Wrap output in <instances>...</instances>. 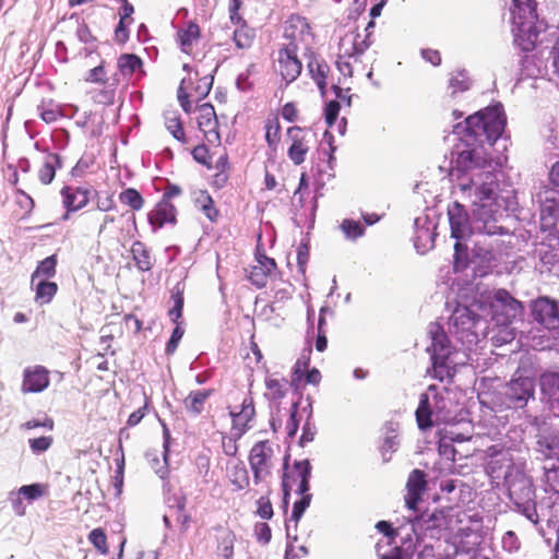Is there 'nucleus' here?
<instances>
[{
  "label": "nucleus",
  "mask_w": 559,
  "mask_h": 559,
  "mask_svg": "<svg viewBox=\"0 0 559 559\" xmlns=\"http://www.w3.org/2000/svg\"><path fill=\"white\" fill-rule=\"evenodd\" d=\"M354 60L348 58H343V56H338V59L336 61V67L341 74L344 76H352L353 75V68H354Z\"/></svg>",
  "instance_id": "63"
},
{
  "label": "nucleus",
  "mask_w": 559,
  "mask_h": 559,
  "mask_svg": "<svg viewBox=\"0 0 559 559\" xmlns=\"http://www.w3.org/2000/svg\"><path fill=\"white\" fill-rule=\"evenodd\" d=\"M276 263L274 259L266 255L258 257V264L253 265L249 273L250 282L258 288H263L267 283V277L275 270Z\"/></svg>",
  "instance_id": "26"
},
{
  "label": "nucleus",
  "mask_w": 559,
  "mask_h": 559,
  "mask_svg": "<svg viewBox=\"0 0 559 559\" xmlns=\"http://www.w3.org/2000/svg\"><path fill=\"white\" fill-rule=\"evenodd\" d=\"M163 428H164L163 429L164 463H160L157 457H151L152 453L146 454V457L152 462V468L155 471L156 474L159 475L160 478H164L167 473L166 463H167V453H168L169 438H170L169 430L166 427V425H163Z\"/></svg>",
  "instance_id": "41"
},
{
  "label": "nucleus",
  "mask_w": 559,
  "mask_h": 559,
  "mask_svg": "<svg viewBox=\"0 0 559 559\" xmlns=\"http://www.w3.org/2000/svg\"><path fill=\"white\" fill-rule=\"evenodd\" d=\"M165 126L175 139L185 141V131L180 118L176 112H169L165 116Z\"/></svg>",
  "instance_id": "50"
},
{
  "label": "nucleus",
  "mask_w": 559,
  "mask_h": 559,
  "mask_svg": "<svg viewBox=\"0 0 559 559\" xmlns=\"http://www.w3.org/2000/svg\"><path fill=\"white\" fill-rule=\"evenodd\" d=\"M426 223L427 218L423 219L418 217L415 219L416 234L414 245L417 251L420 253H424L428 249L432 248L435 242V234L430 227L424 226Z\"/></svg>",
  "instance_id": "28"
},
{
  "label": "nucleus",
  "mask_w": 559,
  "mask_h": 559,
  "mask_svg": "<svg viewBox=\"0 0 559 559\" xmlns=\"http://www.w3.org/2000/svg\"><path fill=\"white\" fill-rule=\"evenodd\" d=\"M310 355H311V349L307 348L306 350H304L301 356L297 359V361L293 368V377H292V381H290L292 385L298 386V382L301 380V378L307 372L309 361H310Z\"/></svg>",
  "instance_id": "44"
},
{
  "label": "nucleus",
  "mask_w": 559,
  "mask_h": 559,
  "mask_svg": "<svg viewBox=\"0 0 559 559\" xmlns=\"http://www.w3.org/2000/svg\"><path fill=\"white\" fill-rule=\"evenodd\" d=\"M254 406L251 397L242 401L240 411L233 409L230 415L233 417V433L236 438H240L248 429V424L254 417Z\"/></svg>",
  "instance_id": "23"
},
{
  "label": "nucleus",
  "mask_w": 559,
  "mask_h": 559,
  "mask_svg": "<svg viewBox=\"0 0 559 559\" xmlns=\"http://www.w3.org/2000/svg\"><path fill=\"white\" fill-rule=\"evenodd\" d=\"M539 385L542 394L547 399L551 409V403L559 400V373L554 371L544 372L539 378Z\"/></svg>",
  "instance_id": "27"
},
{
  "label": "nucleus",
  "mask_w": 559,
  "mask_h": 559,
  "mask_svg": "<svg viewBox=\"0 0 559 559\" xmlns=\"http://www.w3.org/2000/svg\"><path fill=\"white\" fill-rule=\"evenodd\" d=\"M85 218H86V221L100 222L99 228L97 231L98 238L104 237L108 225L114 224L116 222V217L112 215H109V214H105V215L100 216L96 213H86Z\"/></svg>",
  "instance_id": "51"
},
{
  "label": "nucleus",
  "mask_w": 559,
  "mask_h": 559,
  "mask_svg": "<svg viewBox=\"0 0 559 559\" xmlns=\"http://www.w3.org/2000/svg\"><path fill=\"white\" fill-rule=\"evenodd\" d=\"M502 547L509 552L515 551L520 547L518 537L512 531H508L502 536Z\"/></svg>",
  "instance_id": "59"
},
{
  "label": "nucleus",
  "mask_w": 559,
  "mask_h": 559,
  "mask_svg": "<svg viewBox=\"0 0 559 559\" xmlns=\"http://www.w3.org/2000/svg\"><path fill=\"white\" fill-rule=\"evenodd\" d=\"M33 285L36 292L35 299L39 304L50 302L58 290L57 284L47 280H38Z\"/></svg>",
  "instance_id": "36"
},
{
  "label": "nucleus",
  "mask_w": 559,
  "mask_h": 559,
  "mask_svg": "<svg viewBox=\"0 0 559 559\" xmlns=\"http://www.w3.org/2000/svg\"><path fill=\"white\" fill-rule=\"evenodd\" d=\"M341 228L346 237L350 239H356L364 234V227L360 223L350 219H344L341 224Z\"/></svg>",
  "instance_id": "55"
},
{
  "label": "nucleus",
  "mask_w": 559,
  "mask_h": 559,
  "mask_svg": "<svg viewBox=\"0 0 559 559\" xmlns=\"http://www.w3.org/2000/svg\"><path fill=\"white\" fill-rule=\"evenodd\" d=\"M131 253L139 271L148 272L153 269L154 259L143 242L134 241L131 247Z\"/></svg>",
  "instance_id": "30"
},
{
  "label": "nucleus",
  "mask_w": 559,
  "mask_h": 559,
  "mask_svg": "<svg viewBox=\"0 0 559 559\" xmlns=\"http://www.w3.org/2000/svg\"><path fill=\"white\" fill-rule=\"evenodd\" d=\"M258 514L265 520H269L273 516V508L269 498L261 497L258 500Z\"/></svg>",
  "instance_id": "62"
},
{
  "label": "nucleus",
  "mask_w": 559,
  "mask_h": 559,
  "mask_svg": "<svg viewBox=\"0 0 559 559\" xmlns=\"http://www.w3.org/2000/svg\"><path fill=\"white\" fill-rule=\"evenodd\" d=\"M88 540L93 544V546L99 550L102 554H106L108 551L107 548V538L102 528L93 530L88 535Z\"/></svg>",
  "instance_id": "54"
},
{
  "label": "nucleus",
  "mask_w": 559,
  "mask_h": 559,
  "mask_svg": "<svg viewBox=\"0 0 559 559\" xmlns=\"http://www.w3.org/2000/svg\"><path fill=\"white\" fill-rule=\"evenodd\" d=\"M273 453V444L270 441H260L252 447L249 463L254 484H260L270 476Z\"/></svg>",
  "instance_id": "12"
},
{
  "label": "nucleus",
  "mask_w": 559,
  "mask_h": 559,
  "mask_svg": "<svg viewBox=\"0 0 559 559\" xmlns=\"http://www.w3.org/2000/svg\"><path fill=\"white\" fill-rule=\"evenodd\" d=\"M531 313L535 322L549 332L559 330V304L548 297H540L531 304Z\"/></svg>",
  "instance_id": "14"
},
{
  "label": "nucleus",
  "mask_w": 559,
  "mask_h": 559,
  "mask_svg": "<svg viewBox=\"0 0 559 559\" xmlns=\"http://www.w3.org/2000/svg\"><path fill=\"white\" fill-rule=\"evenodd\" d=\"M484 549L480 547L479 537L476 534H467L457 542L448 544L439 559H465L478 555Z\"/></svg>",
  "instance_id": "16"
},
{
  "label": "nucleus",
  "mask_w": 559,
  "mask_h": 559,
  "mask_svg": "<svg viewBox=\"0 0 559 559\" xmlns=\"http://www.w3.org/2000/svg\"><path fill=\"white\" fill-rule=\"evenodd\" d=\"M498 179L493 168L457 178L454 193L467 202L473 212V228L489 235H504L507 230L498 225L502 213L497 199Z\"/></svg>",
  "instance_id": "2"
},
{
  "label": "nucleus",
  "mask_w": 559,
  "mask_h": 559,
  "mask_svg": "<svg viewBox=\"0 0 559 559\" xmlns=\"http://www.w3.org/2000/svg\"><path fill=\"white\" fill-rule=\"evenodd\" d=\"M510 499L521 512L533 524L538 523V513L534 502V488L531 478L522 473L506 477Z\"/></svg>",
  "instance_id": "9"
},
{
  "label": "nucleus",
  "mask_w": 559,
  "mask_h": 559,
  "mask_svg": "<svg viewBox=\"0 0 559 559\" xmlns=\"http://www.w3.org/2000/svg\"><path fill=\"white\" fill-rule=\"evenodd\" d=\"M195 204L210 221L214 222L216 219L218 212L214 206V201L206 191L198 193Z\"/></svg>",
  "instance_id": "42"
},
{
  "label": "nucleus",
  "mask_w": 559,
  "mask_h": 559,
  "mask_svg": "<svg viewBox=\"0 0 559 559\" xmlns=\"http://www.w3.org/2000/svg\"><path fill=\"white\" fill-rule=\"evenodd\" d=\"M428 334L431 345L427 350L431 354L432 377L442 381L454 374V367L457 364L455 360L456 352L440 324L430 323Z\"/></svg>",
  "instance_id": "8"
},
{
  "label": "nucleus",
  "mask_w": 559,
  "mask_h": 559,
  "mask_svg": "<svg viewBox=\"0 0 559 559\" xmlns=\"http://www.w3.org/2000/svg\"><path fill=\"white\" fill-rule=\"evenodd\" d=\"M288 136L292 141L287 152L288 157L295 165H300L305 162L306 155L310 150L313 134L309 130L292 127L288 129Z\"/></svg>",
  "instance_id": "17"
},
{
  "label": "nucleus",
  "mask_w": 559,
  "mask_h": 559,
  "mask_svg": "<svg viewBox=\"0 0 559 559\" xmlns=\"http://www.w3.org/2000/svg\"><path fill=\"white\" fill-rule=\"evenodd\" d=\"M182 335H183V330L180 326H176L173 331L170 340L166 344V353L167 354H173L176 350L178 343L181 340Z\"/></svg>",
  "instance_id": "64"
},
{
  "label": "nucleus",
  "mask_w": 559,
  "mask_h": 559,
  "mask_svg": "<svg viewBox=\"0 0 559 559\" xmlns=\"http://www.w3.org/2000/svg\"><path fill=\"white\" fill-rule=\"evenodd\" d=\"M197 121L202 132H214L217 126L214 107L211 104H203L199 106Z\"/></svg>",
  "instance_id": "32"
},
{
  "label": "nucleus",
  "mask_w": 559,
  "mask_h": 559,
  "mask_svg": "<svg viewBox=\"0 0 559 559\" xmlns=\"http://www.w3.org/2000/svg\"><path fill=\"white\" fill-rule=\"evenodd\" d=\"M474 307L483 312L484 317H490L496 325H510L522 313V305L504 289L481 294Z\"/></svg>",
  "instance_id": "7"
},
{
  "label": "nucleus",
  "mask_w": 559,
  "mask_h": 559,
  "mask_svg": "<svg viewBox=\"0 0 559 559\" xmlns=\"http://www.w3.org/2000/svg\"><path fill=\"white\" fill-rule=\"evenodd\" d=\"M537 252L542 264L540 272L559 276V240L555 239L554 245L542 242Z\"/></svg>",
  "instance_id": "22"
},
{
  "label": "nucleus",
  "mask_w": 559,
  "mask_h": 559,
  "mask_svg": "<svg viewBox=\"0 0 559 559\" xmlns=\"http://www.w3.org/2000/svg\"><path fill=\"white\" fill-rule=\"evenodd\" d=\"M265 386L267 392L265 395L271 400H281L283 399L288 390V381L284 378L276 379L273 377H267L265 379Z\"/></svg>",
  "instance_id": "38"
},
{
  "label": "nucleus",
  "mask_w": 559,
  "mask_h": 559,
  "mask_svg": "<svg viewBox=\"0 0 559 559\" xmlns=\"http://www.w3.org/2000/svg\"><path fill=\"white\" fill-rule=\"evenodd\" d=\"M200 28L197 24L190 23L186 28L179 29L177 40L181 50L191 53L193 47L199 43Z\"/></svg>",
  "instance_id": "31"
},
{
  "label": "nucleus",
  "mask_w": 559,
  "mask_h": 559,
  "mask_svg": "<svg viewBox=\"0 0 559 559\" xmlns=\"http://www.w3.org/2000/svg\"><path fill=\"white\" fill-rule=\"evenodd\" d=\"M228 477L231 484L238 489L241 490L249 486V476L247 468L243 463H234L228 467Z\"/></svg>",
  "instance_id": "37"
},
{
  "label": "nucleus",
  "mask_w": 559,
  "mask_h": 559,
  "mask_svg": "<svg viewBox=\"0 0 559 559\" xmlns=\"http://www.w3.org/2000/svg\"><path fill=\"white\" fill-rule=\"evenodd\" d=\"M500 408H524L530 400L535 396V381L531 377H524L516 372L500 391Z\"/></svg>",
  "instance_id": "10"
},
{
  "label": "nucleus",
  "mask_w": 559,
  "mask_h": 559,
  "mask_svg": "<svg viewBox=\"0 0 559 559\" xmlns=\"http://www.w3.org/2000/svg\"><path fill=\"white\" fill-rule=\"evenodd\" d=\"M488 321L474 302L471 307L457 305L449 318V331L468 349L488 334Z\"/></svg>",
  "instance_id": "4"
},
{
  "label": "nucleus",
  "mask_w": 559,
  "mask_h": 559,
  "mask_svg": "<svg viewBox=\"0 0 559 559\" xmlns=\"http://www.w3.org/2000/svg\"><path fill=\"white\" fill-rule=\"evenodd\" d=\"M187 88V80L183 79L178 90V99L180 102L182 109L186 112H190L192 108V102H190L189 98H194V96L191 93H186Z\"/></svg>",
  "instance_id": "56"
},
{
  "label": "nucleus",
  "mask_w": 559,
  "mask_h": 559,
  "mask_svg": "<svg viewBox=\"0 0 559 559\" xmlns=\"http://www.w3.org/2000/svg\"><path fill=\"white\" fill-rule=\"evenodd\" d=\"M57 259L56 255H50L44 259L35 272L32 275V284H35L38 280H46L55 276L56 274Z\"/></svg>",
  "instance_id": "39"
},
{
  "label": "nucleus",
  "mask_w": 559,
  "mask_h": 559,
  "mask_svg": "<svg viewBox=\"0 0 559 559\" xmlns=\"http://www.w3.org/2000/svg\"><path fill=\"white\" fill-rule=\"evenodd\" d=\"M497 326L499 328L498 332L491 336V340L496 345L507 344L514 340L515 333L514 330L510 328V325Z\"/></svg>",
  "instance_id": "53"
},
{
  "label": "nucleus",
  "mask_w": 559,
  "mask_h": 559,
  "mask_svg": "<svg viewBox=\"0 0 559 559\" xmlns=\"http://www.w3.org/2000/svg\"><path fill=\"white\" fill-rule=\"evenodd\" d=\"M298 51L294 46L283 47L278 50L276 71L286 85L297 80L301 73L302 66L297 56Z\"/></svg>",
  "instance_id": "15"
},
{
  "label": "nucleus",
  "mask_w": 559,
  "mask_h": 559,
  "mask_svg": "<svg viewBox=\"0 0 559 559\" xmlns=\"http://www.w3.org/2000/svg\"><path fill=\"white\" fill-rule=\"evenodd\" d=\"M506 116L500 104L487 107L467 117L464 123L453 127L454 143L451 162L463 174H472L492 167L484 141L492 145L502 134Z\"/></svg>",
  "instance_id": "1"
},
{
  "label": "nucleus",
  "mask_w": 559,
  "mask_h": 559,
  "mask_svg": "<svg viewBox=\"0 0 559 559\" xmlns=\"http://www.w3.org/2000/svg\"><path fill=\"white\" fill-rule=\"evenodd\" d=\"M199 75H200L199 71H195L194 76L198 80V83H197L195 87L193 88V91L190 92L194 96V99H197V100L203 99L204 97H206L209 95V93L212 88V84H213V76L205 74L202 78H199Z\"/></svg>",
  "instance_id": "48"
},
{
  "label": "nucleus",
  "mask_w": 559,
  "mask_h": 559,
  "mask_svg": "<svg viewBox=\"0 0 559 559\" xmlns=\"http://www.w3.org/2000/svg\"><path fill=\"white\" fill-rule=\"evenodd\" d=\"M311 477V465L308 460L296 461L288 473L283 477L284 500L286 501L289 492L294 490L300 495V499L295 501L290 519L286 523L287 537L290 538V522L297 525L306 509L309 507L312 495L309 493V480Z\"/></svg>",
  "instance_id": "5"
},
{
  "label": "nucleus",
  "mask_w": 559,
  "mask_h": 559,
  "mask_svg": "<svg viewBox=\"0 0 559 559\" xmlns=\"http://www.w3.org/2000/svg\"><path fill=\"white\" fill-rule=\"evenodd\" d=\"M427 489V479L425 472L413 469L406 483L405 504L409 510H416L418 502L421 500Z\"/></svg>",
  "instance_id": "21"
},
{
  "label": "nucleus",
  "mask_w": 559,
  "mask_h": 559,
  "mask_svg": "<svg viewBox=\"0 0 559 559\" xmlns=\"http://www.w3.org/2000/svg\"><path fill=\"white\" fill-rule=\"evenodd\" d=\"M52 439L50 437H39L29 440V447L34 452H44L51 445Z\"/></svg>",
  "instance_id": "61"
},
{
  "label": "nucleus",
  "mask_w": 559,
  "mask_h": 559,
  "mask_svg": "<svg viewBox=\"0 0 559 559\" xmlns=\"http://www.w3.org/2000/svg\"><path fill=\"white\" fill-rule=\"evenodd\" d=\"M121 203L130 206L134 211H139L143 207L144 200L142 195L133 188H128L119 194Z\"/></svg>",
  "instance_id": "49"
},
{
  "label": "nucleus",
  "mask_w": 559,
  "mask_h": 559,
  "mask_svg": "<svg viewBox=\"0 0 559 559\" xmlns=\"http://www.w3.org/2000/svg\"><path fill=\"white\" fill-rule=\"evenodd\" d=\"M511 22L515 41L525 51L534 49L543 29L536 14L534 0H512Z\"/></svg>",
  "instance_id": "6"
},
{
  "label": "nucleus",
  "mask_w": 559,
  "mask_h": 559,
  "mask_svg": "<svg viewBox=\"0 0 559 559\" xmlns=\"http://www.w3.org/2000/svg\"><path fill=\"white\" fill-rule=\"evenodd\" d=\"M369 34L361 37L359 33L348 32L340 40L338 56L343 58L353 59L354 62L359 61V57L369 48L371 43L369 41Z\"/></svg>",
  "instance_id": "19"
},
{
  "label": "nucleus",
  "mask_w": 559,
  "mask_h": 559,
  "mask_svg": "<svg viewBox=\"0 0 559 559\" xmlns=\"http://www.w3.org/2000/svg\"><path fill=\"white\" fill-rule=\"evenodd\" d=\"M538 451L546 459H556L558 465L554 464L546 473V479L552 490L559 492V436L542 437L537 441Z\"/></svg>",
  "instance_id": "18"
},
{
  "label": "nucleus",
  "mask_w": 559,
  "mask_h": 559,
  "mask_svg": "<svg viewBox=\"0 0 559 559\" xmlns=\"http://www.w3.org/2000/svg\"><path fill=\"white\" fill-rule=\"evenodd\" d=\"M284 37L287 40L284 47L294 46L296 50H308L312 35L307 20L299 15H292L285 23Z\"/></svg>",
  "instance_id": "13"
},
{
  "label": "nucleus",
  "mask_w": 559,
  "mask_h": 559,
  "mask_svg": "<svg viewBox=\"0 0 559 559\" xmlns=\"http://www.w3.org/2000/svg\"><path fill=\"white\" fill-rule=\"evenodd\" d=\"M59 158L57 155H48L44 162V165L39 169L38 177L39 180L44 185L50 183L56 175V164H58Z\"/></svg>",
  "instance_id": "46"
},
{
  "label": "nucleus",
  "mask_w": 559,
  "mask_h": 559,
  "mask_svg": "<svg viewBox=\"0 0 559 559\" xmlns=\"http://www.w3.org/2000/svg\"><path fill=\"white\" fill-rule=\"evenodd\" d=\"M235 540L236 536L233 532L222 531L218 536L217 554L224 559H233Z\"/></svg>",
  "instance_id": "40"
},
{
  "label": "nucleus",
  "mask_w": 559,
  "mask_h": 559,
  "mask_svg": "<svg viewBox=\"0 0 559 559\" xmlns=\"http://www.w3.org/2000/svg\"><path fill=\"white\" fill-rule=\"evenodd\" d=\"M254 37V29L248 27L247 25H241L234 32V41L236 44V47L239 49L249 48L252 45Z\"/></svg>",
  "instance_id": "43"
},
{
  "label": "nucleus",
  "mask_w": 559,
  "mask_h": 559,
  "mask_svg": "<svg viewBox=\"0 0 559 559\" xmlns=\"http://www.w3.org/2000/svg\"><path fill=\"white\" fill-rule=\"evenodd\" d=\"M63 205L68 212L62 216V219L69 218L70 211H78L85 207L90 201V191L84 188L66 187L62 189Z\"/></svg>",
  "instance_id": "25"
},
{
  "label": "nucleus",
  "mask_w": 559,
  "mask_h": 559,
  "mask_svg": "<svg viewBox=\"0 0 559 559\" xmlns=\"http://www.w3.org/2000/svg\"><path fill=\"white\" fill-rule=\"evenodd\" d=\"M265 139L270 147L275 148L280 140V126L277 123L266 124Z\"/></svg>",
  "instance_id": "58"
},
{
  "label": "nucleus",
  "mask_w": 559,
  "mask_h": 559,
  "mask_svg": "<svg viewBox=\"0 0 559 559\" xmlns=\"http://www.w3.org/2000/svg\"><path fill=\"white\" fill-rule=\"evenodd\" d=\"M176 209L167 198H163L156 206L148 213V222L156 231L167 223H175Z\"/></svg>",
  "instance_id": "24"
},
{
  "label": "nucleus",
  "mask_w": 559,
  "mask_h": 559,
  "mask_svg": "<svg viewBox=\"0 0 559 559\" xmlns=\"http://www.w3.org/2000/svg\"><path fill=\"white\" fill-rule=\"evenodd\" d=\"M340 112V104L336 100H331L325 107V122L329 127H332L336 121Z\"/></svg>",
  "instance_id": "60"
},
{
  "label": "nucleus",
  "mask_w": 559,
  "mask_h": 559,
  "mask_svg": "<svg viewBox=\"0 0 559 559\" xmlns=\"http://www.w3.org/2000/svg\"><path fill=\"white\" fill-rule=\"evenodd\" d=\"M308 70L312 76V79L316 81L319 90L321 91L322 95L325 93V86H326V78L329 73V66L318 59H310L308 61Z\"/></svg>",
  "instance_id": "35"
},
{
  "label": "nucleus",
  "mask_w": 559,
  "mask_h": 559,
  "mask_svg": "<svg viewBox=\"0 0 559 559\" xmlns=\"http://www.w3.org/2000/svg\"><path fill=\"white\" fill-rule=\"evenodd\" d=\"M433 415H436L437 420H448L447 416H442L441 414L435 413V411L430 409L429 397L427 394H423L420 396L419 406L416 411V419L418 427L421 430L431 427L433 424L431 417Z\"/></svg>",
  "instance_id": "29"
},
{
  "label": "nucleus",
  "mask_w": 559,
  "mask_h": 559,
  "mask_svg": "<svg viewBox=\"0 0 559 559\" xmlns=\"http://www.w3.org/2000/svg\"><path fill=\"white\" fill-rule=\"evenodd\" d=\"M471 86V80L465 73V71H456L451 74L449 81V88L451 90V95L454 96L459 92L467 91Z\"/></svg>",
  "instance_id": "47"
},
{
  "label": "nucleus",
  "mask_w": 559,
  "mask_h": 559,
  "mask_svg": "<svg viewBox=\"0 0 559 559\" xmlns=\"http://www.w3.org/2000/svg\"><path fill=\"white\" fill-rule=\"evenodd\" d=\"M539 205V221L543 230H550L559 219V190L542 185L534 194Z\"/></svg>",
  "instance_id": "11"
},
{
  "label": "nucleus",
  "mask_w": 559,
  "mask_h": 559,
  "mask_svg": "<svg viewBox=\"0 0 559 559\" xmlns=\"http://www.w3.org/2000/svg\"><path fill=\"white\" fill-rule=\"evenodd\" d=\"M142 66V60L131 53L121 55L118 59V68L123 75H132Z\"/></svg>",
  "instance_id": "45"
},
{
  "label": "nucleus",
  "mask_w": 559,
  "mask_h": 559,
  "mask_svg": "<svg viewBox=\"0 0 559 559\" xmlns=\"http://www.w3.org/2000/svg\"><path fill=\"white\" fill-rule=\"evenodd\" d=\"M211 394V390L191 391L183 400V405L191 414L199 415L203 411L204 404Z\"/></svg>",
  "instance_id": "34"
},
{
  "label": "nucleus",
  "mask_w": 559,
  "mask_h": 559,
  "mask_svg": "<svg viewBox=\"0 0 559 559\" xmlns=\"http://www.w3.org/2000/svg\"><path fill=\"white\" fill-rule=\"evenodd\" d=\"M50 383L49 371L43 366L27 367L23 371L21 391L24 394L39 393L48 388Z\"/></svg>",
  "instance_id": "20"
},
{
  "label": "nucleus",
  "mask_w": 559,
  "mask_h": 559,
  "mask_svg": "<svg viewBox=\"0 0 559 559\" xmlns=\"http://www.w3.org/2000/svg\"><path fill=\"white\" fill-rule=\"evenodd\" d=\"M298 403L295 402L292 405L290 416L286 425L287 436L293 438L297 433L299 427V420L297 419Z\"/></svg>",
  "instance_id": "57"
},
{
  "label": "nucleus",
  "mask_w": 559,
  "mask_h": 559,
  "mask_svg": "<svg viewBox=\"0 0 559 559\" xmlns=\"http://www.w3.org/2000/svg\"><path fill=\"white\" fill-rule=\"evenodd\" d=\"M448 215L451 227V236L457 240L454 245L455 267H459V255L463 250V245L460 240L475 234L484 237V239H478L475 241L474 259L472 263L478 265V267L475 270L476 275H486L493 267L498 258V253L501 251L502 242L498 239H493L487 242L486 237H493L495 235L475 230L473 228V217L471 221L468 219L463 205L460 203L455 202L452 206H450Z\"/></svg>",
  "instance_id": "3"
},
{
  "label": "nucleus",
  "mask_w": 559,
  "mask_h": 559,
  "mask_svg": "<svg viewBox=\"0 0 559 559\" xmlns=\"http://www.w3.org/2000/svg\"><path fill=\"white\" fill-rule=\"evenodd\" d=\"M44 486L41 484L22 486L17 490L19 496H22L23 498L29 501L40 498L41 496H44Z\"/></svg>",
  "instance_id": "52"
},
{
  "label": "nucleus",
  "mask_w": 559,
  "mask_h": 559,
  "mask_svg": "<svg viewBox=\"0 0 559 559\" xmlns=\"http://www.w3.org/2000/svg\"><path fill=\"white\" fill-rule=\"evenodd\" d=\"M385 436L381 445V454L384 462H389L392 454L399 449L397 424L389 423L385 426Z\"/></svg>",
  "instance_id": "33"
}]
</instances>
